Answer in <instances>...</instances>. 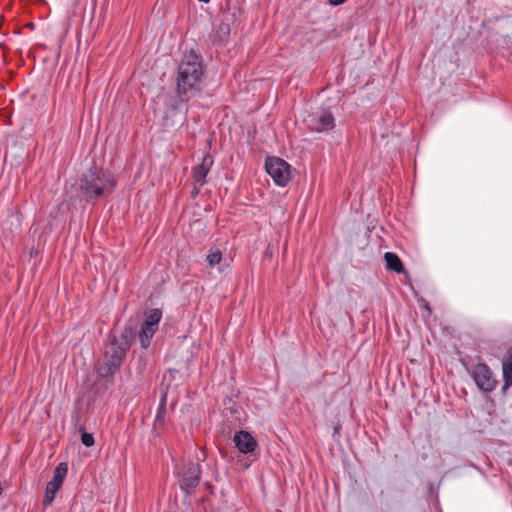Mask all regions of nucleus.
Returning a JSON list of instances; mask_svg holds the SVG:
<instances>
[{
  "mask_svg": "<svg viewBox=\"0 0 512 512\" xmlns=\"http://www.w3.org/2000/svg\"><path fill=\"white\" fill-rule=\"evenodd\" d=\"M339 432V425H336L334 427V434L338 433Z\"/></svg>",
  "mask_w": 512,
  "mask_h": 512,
  "instance_id": "nucleus-27",
  "label": "nucleus"
},
{
  "mask_svg": "<svg viewBox=\"0 0 512 512\" xmlns=\"http://www.w3.org/2000/svg\"><path fill=\"white\" fill-rule=\"evenodd\" d=\"M222 260V253L219 250L210 251V253L206 257V261L209 267H214L217 264H220Z\"/></svg>",
  "mask_w": 512,
  "mask_h": 512,
  "instance_id": "nucleus-21",
  "label": "nucleus"
},
{
  "mask_svg": "<svg viewBox=\"0 0 512 512\" xmlns=\"http://www.w3.org/2000/svg\"><path fill=\"white\" fill-rule=\"evenodd\" d=\"M472 376L477 387L483 392H492L498 383L492 370L485 363L475 365Z\"/></svg>",
  "mask_w": 512,
  "mask_h": 512,
  "instance_id": "nucleus-6",
  "label": "nucleus"
},
{
  "mask_svg": "<svg viewBox=\"0 0 512 512\" xmlns=\"http://www.w3.org/2000/svg\"><path fill=\"white\" fill-rule=\"evenodd\" d=\"M204 76L203 58L194 50L184 54L178 64L175 93L180 103H187L201 94Z\"/></svg>",
  "mask_w": 512,
  "mask_h": 512,
  "instance_id": "nucleus-2",
  "label": "nucleus"
},
{
  "mask_svg": "<svg viewBox=\"0 0 512 512\" xmlns=\"http://www.w3.org/2000/svg\"><path fill=\"white\" fill-rule=\"evenodd\" d=\"M504 359L512 362V346L508 349L507 354Z\"/></svg>",
  "mask_w": 512,
  "mask_h": 512,
  "instance_id": "nucleus-26",
  "label": "nucleus"
},
{
  "mask_svg": "<svg viewBox=\"0 0 512 512\" xmlns=\"http://www.w3.org/2000/svg\"><path fill=\"white\" fill-rule=\"evenodd\" d=\"M158 328L154 326H148L147 324H142V327L138 333L141 347L143 349H147L150 346V342L154 334L157 332Z\"/></svg>",
  "mask_w": 512,
  "mask_h": 512,
  "instance_id": "nucleus-13",
  "label": "nucleus"
},
{
  "mask_svg": "<svg viewBox=\"0 0 512 512\" xmlns=\"http://www.w3.org/2000/svg\"><path fill=\"white\" fill-rule=\"evenodd\" d=\"M166 394H164L162 397H161V400H160V403H159V406H158V409H157V414H156V417H155V426H162L164 425L165 423V415H166Z\"/></svg>",
  "mask_w": 512,
  "mask_h": 512,
  "instance_id": "nucleus-16",
  "label": "nucleus"
},
{
  "mask_svg": "<svg viewBox=\"0 0 512 512\" xmlns=\"http://www.w3.org/2000/svg\"><path fill=\"white\" fill-rule=\"evenodd\" d=\"M236 448L242 454L253 453L258 447L257 440L248 431H237L233 437Z\"/></svg>",
  "mask_w": 512,
  "mask_h": 512,
  "instance_id": "nucleus-9",
  "label": "nucleus"
},
{
  "mask_svg": "<svg viewBox=\"0 0 512 512\" xmlns=\"http://www.w3.org/2000/svg\"><path fill=\"white\" fill-rule=\"evenodd\" d=\"M81 416H82V408H81V407H78V408L74 411V413H73V415H72V420L74 421V425H75L76 427H78V426H79V427H80V426H82V424H81Z\"/></svg>",
  "mask_w": 512,
  "mask_h": 512,
  "instance_id": "nucleus-23",
  "label": "nucleus"
},
{
  "mask_svg": "<svg viewBox=\"0 0 512 512\" xmlns=\"http://www.w3.org/2000/svg\"><path fill=\"white\" fill-rule=\"evenodd\" d=\"M265 169L278 186H286L291 179L290 165L279 157H268Z\"/></svg>",
  "mask_w": 512,
  "mask_h": 512,
  "instance_id": "nucleus-5",
  "label": "nucleus"
},
{
  "mask_svg": "<svg viewBox=\"0 0 512 512\" xmlns=\"http://www.w3.org/2000/svg\"><path fill=\"white\" fill-rule=\"evenodd\" d=\"M201 187L202 186L196 185V182L194 181V187H193V190L191 191V195L193 198L199 194Z\"/></svg>",
  "mask_w": 512,
  "mask_h": 512,
  "instance_id": "nucleus-24",
  "label": "nucleus"
},
{
  "mask_svg": "<svg viewBox=\"0 0 512 512\" xmlns=\"http://www.w3.org/2000/svg\"><path fill=\"white\" fill-rule=\"evenodd\" d=\"M224 411H228L231 415H235L238 413V405L237 403L229 396H226L223 399Z\"/></svg>",
  "mask_w": 512,
  "mask_h": 512,
  "instance_id": "nucleus-20",
  "label": "nucleus"
},
{
  "mask_svg": "<svg viewBox=\"0 0 512 512\" xmlns=\"http://www.w3.org/2000/svg\"><path fill=\"white\" fill-rule=\"evenodd\" d=\"M117 183V176L114 173L93 162L92 166L79 176L76 185L81 198L87 203L95 204L108 199L115 192Z\"/></svg>",
  "mask_w": 512,
  "mask_h": 512,
  "instance_id": "nucleus-1",
  "label": "nucleus"
},
{
  "mask_svg": "<svg viewBox=\"0 0 512 512\" xmlns=\"http://www.w3.org/2000/svg\"><path fill=\"white\" fill-rule=\"evenodd\" d=\"M214 163L213 157L206 153L203 155L201 163L192 168V178L196 185L203 186L206 183V176Z\"/></svg>",
  "mask_w": 512,
  "mask_h": 512,
  "instance_id": "nucleus-10",
  "label": "nucleus"
},
{
  "mask_svg": "<svg viewBox=\"0 0 512 512\" xmlns=\"http://www.w3.org/2000/svg\"><path fill=\"white\" fill-rule=\"evenodd\" d=\"M199 2L208 3L210 0H198Z\"/></svg>",
  "mask_w": 512,
  "mask_h": 512,
  "instance_id": "nucleus-29",
  "label": "nucleus"
},
{
  "mask_svg": "<svg viewBox=\"0 0 512 512\" xmlns=\"http://www.w3.org/2000/svg\"><path fill=\"white\" fill-rule=\"evenodd\" d=\"M346 0H329V3L333 6H338V5H341L345 2Z\"/></svg>",
  "mask_w": 512,
  "mask_h": 512,
  "instance_id": "nucleus-25",
  "label": "nucleus"
},
{
  "mask_svg": "<svg viewBox=\"0 0 512 512\" xmlns=\"http://www.w3.org/2000/svg\"><path fill=\"white\" fill-rule=\"evenodd\" d=\"M59 489V486L51 484L50 482L47 483L43 499V505L45 507H48L52 504Z\"/></svg>",
  "mask_w": 512,
  "mask_h": 512,
  "instance_id": "nucleus-17",
  "label": "nucleus"
},
{
  "mask_svg": "<svg viewBox=\"0 0 512 512\" xmlns=\"http://www.w3.org/2000/svg\"><path fill=\"white\" fill-rule=\"evenodd\" d=\"M219 271H220V272H223V271H224V268H223V267H219Z\"/></svg>",
  "mask_w": 512,
  "mask_h": 512,
  "instance_id": "nucleus-30",
  "label": "nucleus"
},
{
  "mask_svg": "<svg viewBox=\"0 0 512 512\" xmlns=\"http://www.w3.org/2000/svg\"><path fill=\"white\" fill-rule=\"evenodd\" d=\"M503 370V386L502 391L505 392L512 385V362L504 359L502 362Z\"/></svg>",
  "mask_w": 512,
  "mask_h": 512,
  "instance_id": "nucleus-15",
  "label": "nucleus"
},
{
  "mask_svg": "<svg viewBox=\"0 0 512 512\" xmlns=\"http://www.w3.org/2000/svg\"><path fill=\"white\" fill-rule=\"evenodd\" d=\"M308 127L314 132H328L335 127V119L330 111H322L319 114L310 115L308 120Z\"/></svg>",
  "mask_w": 512,
  "mask_h": 512,
  "instance_id": "nucleus-7",
  "label": "nucleus"
},
{
  "mask_svg": "<svg viewBox=\"0 0 512 512\" xmlns=\"http://www.w3.org/2000/svg\"><path fill=\"white\" fill-rule=\"evenodd\" d=\"M161 318H162V311L160 309H158V308L151 309L149 311V313L146 315L144 324L158 328Z\"/></svg>",
  "mask_w": 512,
  "mask_h": 512,
  "instance_id": "nucleus-18",
  "label": "nucleus"
},
{
  "mask_svg": "<svg viewBox=\"0 0 512 512\" xmlns=\"http://www.w3.org/2000/svg\"><path fill=\"white\" fill-rule=\"evenodd\" d=\"M67 472H68L67 464L64 462L59 463L56 466V468L54 469L52 480L49 482L51 484H54L56 486H59V488H61L63 485V482L65 480V477L67 475Z\"/></svg>",
  "mask_w": 512,
  "mask_h": 512,
  "instance_id": "nucleus-14",
  "label": "nucleus"
},
{
  "mask_svg": "<svg viewBox=\"0 0 512 512\" xmlns=\"http://www.w3.org/2000/svg\"><path fill=\"white\" fill-rule=\"evenodd\" d=\"M201 480V466L198 463H190L184 470L180 488L186 494L197 487Z\"/></svg>",
  "mask_w": 512,
  "mask_h": 512,
  "instance_id": "nucleus-8",
  "label": "nucleus"
},
{
  "mask_svg": "<svg viewBox=\"0 0 512 512\" xmlns=\"http://www.w3.org/2000/svg\"><path fill=\"white\" fill-rule=\"evenodd\" d=\"M235 22L236 16L230 11H224L218 16L209 34L213 46L225 47L231 41Z\"/></svg>",
  "mask_w": 512,
  "mask_h": 512,
  "instance_id": "nucleus-4",
  "label": "nucleus"
},
{
  "mask_svg": "<svg viewBox=\"0 0 512 512\" xmlns=\"http://www.w3.org/2000/svg\"><path fill=\"white\" fill-rule=\"evenodd\" d=\"M136 334V328L131 323H128L125 325L121 333L116 335V341L119 346L125 348L126 351H129L132 340L135 338Z\"/></svg>",
  "mask_w": 512,
  "mask_h": 512,
  "instance_id": "nucleus-11",
  "label": "nucleus"
},
{
  "mask_svg": "<svg viewBox=\"0 0 512 512\" xmlns=\"http://www.w3.org/2000/svg\"><path fill=\"white\" fill-rule=\"evenodd\" d=\"M127 352L125 348L118 345L116 334L111 331L104 343L101 358L96 365V373L98 378L106 379L113 377L119 370L126 358Z\"/></svg>",
  "mask_w": 512,
  "mask_h": 512,
  "instance_id": "nucleus-3",
  "label": "nucleus"
},
{
  "mask_svg": "<svg viewBox=\"0 0 512 512\" xmlns=\"http://www.w3.org/2000/svg\"><path fill=\"white\" fill-rule=\"evenodd\" d=\"M384 259L386 262V268L388 270L396 272L398 274L405 272L404 265L397 254L393 252H386L384 255Z\"/></svg>",
  "mask_w": 512,
  "mask_h": 512,
  "instance_id": "nucleus-12",
  "label": "nucleus"
},
{
  "mask_svg": "<svg viewBox=\"0 0 512 512\" xmlns=\"http://www.w3.org/2000/svg\"><path fill=\"white\" fill-rule=\"evenodd\" d=\"M424 308L430 310L429 304L427 302L425 303Z\"/></svg>",
  "mask_w": 512,
  "mask_h": 512,
  "instance_id": "nucleus-28",
  "label": "nucleus"
},
{
  "mask_svg": "<svg viewBox=\"0 0 512 512\" xmlns=\"http://www.w3.org/2000/svg\"><path fill=\"white\" fill-rule=\"evenodd\" d=\"M177 111H178L177 101H174L173 103L169 104L168 110L163 117L164 126H173L174 125V122L170 119L169 114H171V116H174L177 113Z\"/></svg>",
  "mask_w": 512,
  "mask_h": 512,
  "instance_id": "nucleus-19",
  "label": "nucleus"
},
{
  "mask_svg": "<svg viewBox=\"0 0 512 512\" xmlns=\"http://www.w3.org/2000/svg\"><path fill=\"white\" fill-rule=\"evenodd\" d=\"M79 430L81 431V442L86 447H91L94 445V436L91 433L84 431V427L80 426Z\"/></svg>",
  "mask_w": 512,
  "mask_h": 512,
  "instance_id": "nucleus-22",
  "label": "nucleus"
}]
</instances>
